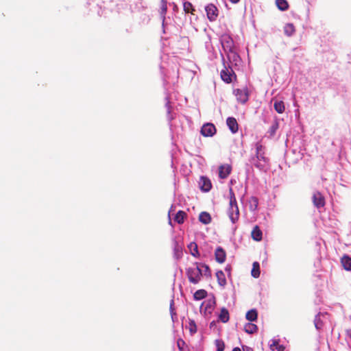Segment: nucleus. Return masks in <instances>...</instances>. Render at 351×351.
Here are the masks:
<instances>
[{"label": "nucleus", "instance_id": "nucleus-1", "mask_svg": "<svg viewBox=\"0 0 351 351\" xmlns=\"http://www.w3.org/2000/svg\"><path fill=\"white\" fill-rule=\"evenodd\" d=\"M256 153L252 158V163L255 167L261 170L266 171L269 167V158L265 156V147L261 142L255 144Z\"/></svg>", "mask_w": 351, "mask_h": 351}, {"label": "nucleus", "instance_id": "nucleus-2", "mask_svg": "<svg viewBox=\"0 0 351 351\" xmlns=\"http://www.w3.org/2000/svg\"><path fill=\"white\" fill-rule=\"evenodd\" d=\"M227 213L232 223H235L239 217V210L232 189H230V202Z\"/></svg>", "mask_w": 351, "mask_h": 351}, {"label": "nucleus", "instance_id": "nucleus-3", "mask_svg": "<svg viewBox=\"0 0 351 351\" xmlns=\"http://www.w3.org/2000/svg\"><path fill=\"white\" fill-rule=\"evenodd\" d=\"M203 275V270L198 265L193 267H189L187 269V276L190 282L193 284H197Z\"/></svg>", "mask_w": 351, "mask_h": 351}, {"label": "nucleus", "instance_id": "nucleus-4", "mask_svg": "<svg viewBox=\"0 0 351 351\" xmlns=\"http://www.w3.org/2000/svg\"><path fill=\"white\" fill-rule=\"evenodd\" d=\"M224 53L234 49V43L228 34H223L219 38Z\"/></svg>", "mask_w": 351, "mask_h": 351}, {"label": "nucleus", "instance_id": "nucleus-5", "mask_svg": "<svg viewBox=\"0 0 351 351\" xmlns=\"http://www.w3.org/2000/svg\"><path fill=\"white\" fill-rule=\"evenodd\" d=\"M205 10L210 21H214L217 19L218 16V9L214 4H208L206 6Z\"/></svg>", "mask_w": 351, "mask_h": 351}, {"label": "nucleus", "instance_id": "nucleus-6", "mask_svg": "<svg viewBox=\"0 0 351 351\" xmlns=\"http://www.w3.org/2000/svg\"><path fill=\"white\" fill-rule=\"evenodd\" d=\"M234 93L238 101L241 104H245L248 100V91L247 88H237L234 90Z\"/></svg>", "mask_w": 351, "mask_h": 351}, {"label": "nucleus", "instance_id": "nucleus-7", "mask_svg": "<svg viewBox=\"0 0 351 351\" xmlns=\"http://www.w3.org/2000/svg\"><path fill=\"white\" fill-rule=\"evenodd\" d=\"M216 133L215 126L213 123H206L201 129V134L204 136H213Z\"/></svg>", "mask_w": 351, "mask_h": 351}, {"label": "nucleus", "instance_id": "nucleus-8", "mask_svg": "<svg viewBox=\"0 0 351 351\" xmlns=\"http://www.w3.org/2000/svg\"><path fill=\"white\" fill-rule=\"evenodd\" d=\"M313 202L317 208L324 207L325 205V199L321 193L317 191L313 193Z\"/></svg>", "mask_w": 351, "mask_h": 351}, {"label": "nucleus", "instance_id": "nucleus-9", "mask_svg": "<svg viewBox=\"0 0 351 351\" xmlns=\"http://www.w3.org/2000/svg\"><path fill=\"white\" fill-rule=\"evenodd\" d=\"M199 185L200 189L204 192H208L212 187L211 182L210 180L204 176H201Z\"/></svg>", "mask_w": 351, "mask_h": 351}, {"label": "nucleus", "instance_id": "nucleus-10", "mask_svg": "<svg viewBox=\"0 0 351 351\" xmlns=\"http://www.w3.org/2000/svg\"><path fill=\"white\" fill-rule=\"evenodd\" d=\"M234 74L232 69L225 67L221 71V80L226 83H230L232 82V77Z\"/></svg>", "mask_w": 351, "mask_h": 351}, {"label": "nucleus", "instance_id": "nucleus-11", "mask_svg": "<svg viewBox=\"0 0 351 351\" xmlns=\"http://www.w3.org/2000/svg\"><path fill=\"white\" fill-rule=\"evenodd\" d=\"M226 124L232 133L235 134L238 132L239 125L235 118L228 117L226 120Z\"/></svg>", "mask_w": 351, "mask_h": 351}, {"label": "nucleus", "instance_id": "nucleus-12", "mask_svg": "<svg viewBox=\"0 0 351 351\" xmlns=\"http://www.w3.org/2000/svg\"><path fill=\"white\" fill-rule=\"evenodd\" d=\"M215 256L218 263H223L226 261V254L222 247H218L215 252Z\"/></svg>", "mask_w": 351, "mask_h": 351}, {"label": "nucleus", "instance_id": "nucleus-13", "mask_svg": "<svg viewBox=\"0 0 351 351\" xmlns=\"http://www.w3.org/2000/svg\"><path fill=\"white\" fill-rule=\"evenodd\" d=\"M231 172V167L228 165H221L219 168V176L222 178H226Z\"/></svg>", "mask_w": 351, "mask_h": 351}, {"label": "nucleus", "instance_id": "nucleus-14", "mask_svg": "<svg viewBox=\"0 0 351 351\" xmlns=\"http://www.w3.org/2000/svg\"><path fill=\"white\" fill-rule=\"evenodd\" d=\"M227 56V58L228 60L234 63L236 65L240 60V57L239 54L236 52V51L234 49L230 50V51H227L225 53Z\"/></svg>", "mask_w": 351, "mask_h": 351}, {"label": "nucleus", "instance_id": "nucleus-15", "mask_svg": "<svg viewBox=\"0 0 351 351\" xmlns=\"http://www.w3.org/2000/svg\"><path fill=\"white\" fill-rule=\"evenodd\" d=\"M251 234L254 241H260L262 240L263 232L258 226L254 227Z\"/></svg>", "mask_w": 351, "mask_h": 351}, {"label": "nucleus", "instance_id": "nucleus-16", "mask_svg": "<svg viewBox=\"0 0 351 351\" xmlns=\"http://www.w3.org/2000/svg\"><path fill=\"white\" fill-rule=\"evenodd\" d=\"M173 252L174 256L176 259H179L182 257V246L180 245L177 241H174L173 242Z\"/></svg>", "mask_w": 351, "mask_h": 351}, {"label": "nucleus", "instance_id": "nucleus-17", "mask_svg": "<svg viewBox=\"0 0 351 351\" xmlns=\"http://www.w3.org/2000/svg\"><path fill=\"white\" fill-rule=\"evenodd\" d=\"M274 108L275 110L279 114L283 113L285 110V106L284 102L282 101H280V100L274 101Z\"/></svg>", "mask_w": 351, "mask_h": 351}, {"label": "nucleus", "instance_id": "nucleus-18", "mask_svg": "<svg viewBox=\"0 0 351 351\" xmlns=\"http://www.w3.org/2000/svg\"><path fill=\"white\" fill-rule=\"evenodd\" d=\"M199 220L202 223L206 225L211 221V217L207 212H202L199 215Z\"/></svg>", "mask_w": 351, "mask_h": 351}, {"label": "nucleus", "instance_id": "nucleus-19", "mask_svg": "<svg viewBox=\"0 0 351 351\" xmlns=\"http://www.w3.org/2000/svg\"><path fill=\"white\" fill-rule=\"evenodd\" d=\"M249 208L251 211H255L258 205V199L256 197H250L248 199Z\"/></svg>", "mask_w": 351, "mask_h": 351}, {"label": "nucleus", "instance_id": "nucleus-20", "mask_svg": "<svg viewBox=\"0 0 351 351\" xmlns=\"http://www.w3.org/2000/svg\"><path fill=\"white\" fill-rule=\"evenodd\" d=\"M230 319L228 311L226 308H222L219 315V319L223 323H226Z\"/></svg>", "mask_w": 351, "mask_h": 351}, {"label": "nucleus", "instance_id": "nucleus-21", "mask_svg": "<svg viewBox=\"0 0 351 351\" xmlns=\"http://www.w3.org/2000/svg\"><path fill=\"white\" fill-rule=\"evenodd\" d=\"M188 248L193 256L198 257L199 256L197 245L195 242L190 243L188 245Z\"/></svg>", "mask_w": 351, "mask_h": 351}, {"label": "nucleus", "instance_id": "nucleus-22", "mask_svg": "<svg viewBox=\"0 0 351 351\" xmlns=\"http://www.w3.org/2000/svg\"><path fill=\"white\" fill-rule=\"evenodd\" d=\"M341 263L346 270L351 271V258L345 255L341 258Z\"/></svg>", "mask_w": 351, "mask_h": 351}, {"label": "nucleus", "instance_id": "nucleus-23", "mask_svg": "<svg viewBox=\"0 0 351 351\" xmlns=\"http://www.w3.org/2000/svg\"><path fill=\"white\" fill-rule=\"evenodd\" d=\"M216 277L217 278L218 284L220 286L224 287L226 285V279L225 277V274L222 271L219 270L217 271Z\"/></svg>", "mask_w": 351, "mask_h": 351}, {"label": "nucleus", "instance_id": "nucleus-24", "mask_svg": "<svg viewBox=\"0 0 351 351\" xmlns=\"http://www.w3.org/2000/svg\"><path fill=\"white\" fill-rule=\"evenodd\" d=\"M257 328L256 325L252 323H247L244 326V330L248 334H253L257 330Z\"/></svg>", "mask_w": 351, "mask_h": 351}, {"label": "nucleus", "instance_id": "nucleus-25", "mask_svg": "<svg viewBox=\"0 0 351 351\" xmlns=\"http://www.w3.org/2000/svg\"><path fill=\"white\" fill-rule=\"evenodd\" d=\"M285 34L288 36H291L295 32V27L292 23H287L284 27Z\"/></svg>", "mask_w": 351, "mask_h": 351}, {"label": "nucleus", "instance_id": "nucleus-26", "mask_svg": "<svg viewBox=\"0 0 351 351\" xmlns=\"http://www.w3.org/2000/svg\"><path fill=\"white\" fill-rule=\"evenodd\" d=\"M279 128V123L278 121H274L272 125L270 126L268 130L267 133L269 134V137L272 138L276 134L277 130Z\"/></svg>", "mask_w": 351, "mask_h": 351}, {"label": "nucleus", "instance_id": "nucleus-27", "mask_svg": "<svg viewBox=\"0 0 351 351\" xmlns=\"http://www.w3.org/2000/svg\"><path fill=\"white\" fill-rule=\"evenodd\" d=\"M183 9L186 14L191 13V14H194V12L195 11L192 3L189 1H184L183 3Z\"/></svg>", "mask_w": 351, "mask_h": 351}, {"label": "nucleus", "instance_id": "nucleus-28", "mask_svg": "<svg viewBox=\"0 0 351 351\" xmlns=\"http://www.w3.org/2000/svg\"><path fill=\"white\" fill-rule=\"evenodd\" d=\"M258 313L256 310L252 309L247 312L245 317L247 320L250 322L256 321L257 319Z\"/></svg>", "mask_w": 351, "mask_h": 351}, {"label": "nucleus", "instance_id": "nucleus-29", "mask_svg": "<svg viewBox=\"0 0 351 351\" xmlns=\"http://www.w3.org/2000/svg\"><path fill=\"white\" fill-rule=\"evenodd\" d=\"M186 213L182 210H179L175 215L174 220L178 223L181 224L184 222Z\"/></svg>", "mask_w": 351, "mask_h": 351}, {"label": "nucleus", "instance_id": "nucleus-30", "mask_svg": "<svg viewBox=\"0 0 351 351\" xmlns=\"http://www.w3.org/2000/svg\"><path fill=\"white\" fill-rule=\"evenodd\" d=\"M252 269L251 271L252 276L254 278H258L260 276V265L258 262H254L252 265Z\"/></svg>", "mask_w": 351, "mask_h": 351}, {"label": "nucleus", "instance_id": "nucleus-31", "mask_svg": "<svg viewBox=\"0 0 351 351\" xmlns=\"http://www.w3.org/2000/svg\"><path fill=\"white\" fill-rule=\"evenodd\" d=\"M276 4L280 10L285 11L288 9L289 5L286 0H276Z\"/></svg>", "mask_w": 351, "mask_h": 351}, {"label": "nucleus", "instance_id": "nucleus-32", "mask_svg": "<svg viewBox=\"0 0 351 351\" xmlns=\"http://www.w3.org/2000/svg\"><path fill=\"white\" fill-rule=\"evenodd\" d=\"M207 293L204 289H199L195 292L193 297L196 300H200L206 298Z\"/></svg>", "mask_w": 351, "mask_h": 351}, {"label": "nucleus", "instance_id": "nucleus-33", "mask_svg": "<svg viewBox=\"0 0 351 351\" xmlns=\"http://www.w3.org/2000/svg\"><path fill=\"white\" fill-rule=\"evenodd\" d=\"M165 99H166L165 107H166L167 111V119L169 120V121H171V120L173 119V117L171 114V106H170L169 97L168 95L166 96Z\"/></svg>", "mask_w": 351, "mask_h": 351}, {"label": "nucleus", "instance_id": "nucleus-34", "mask_svg": "<svg viewBox=\"0 0 351 351\" xmlns=\"http://www.w3.org/2000/svg\"><path fill=\"white\" fill-rule=\"evenodd\" d=\"M321 315L324 316V315L321 313L317 315L314 320L315 326L317 330H319L322 327V322L320 319Z\"/></svg>", "mask_w": 351, "mask_h": 351}, {"label": "nucleus", "instance_id": "nucleus-35", "mask_svg": "<svg viewBox=\"0 0 351 351\" xmlns=\"http://www.w3.org/2000/svg\"><path fill=\"white\" fill-rule=\"evenodd\" d=\"M217 351H223L225 348V344L223 341L221 339H216L215 341Z\"/></svg>", "mask_w": 351, "mask_h": 351}, {"label": "nucleus", "instance_id": "nucleus-36", "mask_svg": "<svg viewBox=\"0 0 351 351\" xmlns=\"http://www.w3.org/2000/svg\"><path fill=\"white\" fill-rule=\"evenodd\" d=\"M189 329L191 334H194L197 332V326L194 320L190 319L189 322Z\"/></svg>", "mask_w": 351, "mask_h": 351}, {"label": "nucleus", "instance_id": "nucleus-37", "mask_svg": "<svg viewBox=\"0 0 351 351\" xmlns=\"http://www.w3.org/2000/svg\"><path fill=\"white\" fill-rule=\"evenodd\" d=\"M201 269L203 270V275L206 276H210V270L209 267L207 265L205 264H200L199 266Z\"/></svg>", "mask_w": 351, "mask_h": 351}, {"label": "nucleus", "instance_id": "nucleus-38", "mask_svg": "<svg viewBox=\"0 0 351 351\" xmlns=\"http://www.w3.org/2000/svg\"><path fill=\"white\" fill-rule=\"evenodd\" d=\"M279 345V339H274L271 340V343H269V347L271 350H274V348L275 347L276 348V347L278 346Z\"/></svg>", "mask_w": 351, "mask_h": 351}, {"label": "nucleus", "instance_id": "nucleus-39", "mask_svg": "<svg viewBox=\"0 0 351 351\" xmlns=\"http://www.w3.org/2000/svg\"><path fill=\"white\" fill-rule=\"evenodd\" d=\"M160 10H161V15L163 18V21H165V15L167 12V5H161V8H160Z\"/></svg>", "mask_w": 351, "mask_h": 351}, {"label": "nucleus", "instance_id": "nucleus-40", "mask_svg": "<svg viewBox=\"0 0 351 351\" xmlns=\"http://www.w3.org/2000/svg\"><path fill=\"white\" fill-rule=\"evenodd\" d=\"M173 304H174V302L173 300H172L171 301V304H170V312H171V318H172V320L174 321V316L176 315V313L174 312V309H173Z\"/></svg>", "mask_w": 351, "mask_h": 351}, {"label": "nucleus", "instance_id": "nucleus-41", "mask_svg": "<svg viewBox=\"0 0 351 351\" xmlns=\"http://www.w3.org/2000/svg\"><path fill=\"white\" fill-rule=\"evenodd\" d=\"M278 351H284L285 349V347L283 345H279L276 348Z\"/></svg>", "mask_w": 351, "mask_h": 351}, {"label": "nucleus", "instance_id": "nucleus-42", "mask_svg": "<svg viewBox=\"0 0 351 351\" xmlns=\"http://www.w3.org/2000/svg\"><path fill=\"white\" fill-rule=\"evenodd\" d=\"M184 342L182 340H179L178 341V346L179 347L180 349H181L180 346H182V344H184Z\"/></svg>", "mask_w": 351, "mask_h": 351}, {"label": "nucleus", "instance_id": "nucleus-43", "mask_svg": "<svg viewBox=\"0 0 351 351\" xmlns=\"http://www.w3.org/2000/svg\"><path fill=\"white\" fill-rule=\"evenodd\" d=\"M244 351H253V350L249 347L243 348Z\"/></svg>", "mask_w": 351, "mask_h": 351}, {"label": "nucleus", "instance_id": "nucleus-44", "mask_svg": "<svg viewBox=\"0 0 351 351\" xmlns=\"http://www.w3.org/2000/svg\"><path fill=\"white\" fill-rule=\"evenodd\" d=\"M173 211H174V209H173V206H171V208H170V210H169V216L171 215V213Z\"/></svg>", "mask_w": 351, "mask_h": 351}, {"label": "nucleus", "instance_id": "nucleus-45", "mask_svg": "<svg viewBox=\"0 0 351 351\" xmlns=\"http://www.w3.org/2000/svg\"><path fill=\"white\" fill-rule=\"evenodd\" d=\"M240 0H230V1L232 3H237Z\"/></svg>", "mask_w": 351, "mask_h": 351}, {"label": "nucleus", "instance_id": "nucleus-46", "mask_svg": "<svg viewBox=\"0 0 351 351\" xmlns=\"http://www.w3.org/2000/svg\"><path fill=\"white\" fill-rule=\"evenodd\" d=\"M167 5V0H161V5Z\"/></svg>", "mask_w": 351, "mask_h": 351}, {"label": "nucleus", "instance_id": "nucleus-47", "mask_svg": "<svg viewBox=\"0 0 351 351\" xmlns=\"http://www.w3.org/2000/svg\"><path fill=\"white\" fill-rule=\"evenodd\" d=\"M232 351H241V349L239 348H233Z\"/></svg>", "mask_w": 351, "mask_h": 351}, {"label": "nucleus", "instance_id": "nucleus-48", "mask_svg": "<svg viewBox=\"0 0 351 351\" xmlns=\"http://www.w3.org/2000/svg\"><path fill=\"white\" fill-rule=\"evenodd\" d=\"M221 56H222V59H223V60H224V57H223V54H222V53H221Z\"/></svg>", "mask_w": 351, "mask_h": 351}, {"label": "nucleus", "instance_id": "nucleus-49", "mask_svg": "<svg viewBox=\"0 0 351 351\" xmlns=\"http://www.w3.org/2000/svg\"><path fill=\"white\" fill-rule=\"evenodd\" d=\"M169 223L170 224H171V219H169Z\"/></svg>", "mask_w": 351, "mask_h": 351}]
</instances>
